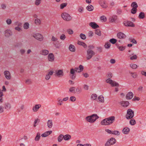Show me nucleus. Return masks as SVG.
Here are the masks:
<instances>
[{
  "instance_id": "obj_24",
  "label": "nucleus",
  "mask_w": 146,
  "mask_h": 146,
  "mask_svg": "<svg viewBox=\"0 0 146 146\" xmlns=\"http://www.w3.org/2000/svg\"><path fill=\"white\" fill-rule=\"evenodd\" d=\"M52 132V131H50L46 132L41 135L42 137H45L50 134Z\"/></svg>"
},
{
  "instance_id": "obj_17",
  "label": "nucleus",
  "mask_w": 146,
  "mask_h": 146,
  "mask_svg": "<svg viewBox=\"0 0 146 146\" xmlns=\"http://www.w3.org/2000/svg\"><path fill=\"white\" fill-rule=\"evenodd\" d=\"M133 96V93L132 92H129L127 94L126 98L127 100H130L132 98Z\"/></svg>"
},
{
  "instance_id": "obj_37",
  "label": "nucleus",
  "mask_w": 146,
  "mask_h": 146,
  "mask_svg": "<svg viewBox=\"0 0 146 146\" xmlns=\"http://www.w3.org/2000/svg\"><path fill=\"white\" fill-rule=\"evenodd\" d=\"M64 137V135L62 134H60L58 137V142H61L62 140Z\"/></svg>"
},
{
  "instance_id": "obj_42",
  "label": "nucleus",
  "mask_w": 146,
  "mask_h": 146,
  "mask_svg": "<svg viewBox=\"0 0 146 146\" xmlns=\"http://www.w3.org/2000/svg\"><path fill=\"white\" fill-rule=\"evenodd\" d=\"M112 134L115 135H120V132L117 131H112Z\"/></svg>"
},
{
  "instance_id": "obj_26",
  "label": "nucleus",
  "mask_w": 146,
  "mask_h": 146,
  "mask_svg": "<svg viewBox=\"0 0 146 146\" xmlns=\"http://www.w3.org/2000/svg\"><path fill=\"white\" fill-rule=\"evenodd\" d=\"M11 105L9 103H6L5 104V108L7 110L11 109Z\"/></svg>"
},
{
  "instance_id": "obj_15",
  "label": "nucleus",
  "mask_w": 146,
  "mask_h": 146,
  "mask_svg": "<svg viewBox=\"0 0 146 146\" xmlns=\"http://www.w3.org/2000/svg\"><path fill=\"white\" fill-rule=\"evenodd\" d=\"M75 69L76 72L80 73L83 71L84 67L82 65H80L78 68H76Z\"/></svg>"
},
{
  "instance_id": "obj_49",
  "label": "nucleus",
  "mask_w": 146,
  "mask_h": 146,
  "mask_svg": "<svg viewBox=\"0 0 146 146\" xmlns=\"http://www.w3.org/2000/svg\"><path fill=\"white\" fill-rule=\"evenodd\" d=\"M97 96L96 94H93L91 96V98L94 100L97 99Z\"/></svg>"
},
{
  "instance_id": "obj_59",
  "label": "nucleus",
  "mask_w": 146,
  "mask_h": 146,
  "mask_svg": "<svg viewBox=\"0 0 146 146\" xmlns=\"http://www.w3.org/2000/svg\"><path fill=\"white\" fill-rule=\"evenodd\" d=\"M137 56L136 55H133V56H131L130 58V59L131 60H135L137 58Z\"/></svg>"
},
{
  "instance_id": "obj_44",
  "label": "nucleus",
  "mask_w": 146,
  "mask_h": 146,
  "mask_svg": "<svg viewBox=\"0 0 146 146\" xmlns=\"http://www.w3.org/2000/svg\"><path fill=\"white\" fill-rule=\"evenodd\" d=\"M116 45L119 50L121 51H123L125 49V47H124L122 46H117V44H116Z\"/></svg>"
},
{
  "instance_id": "obj_34",
  "label": "nucleus",
  "mask_w": 146,
  "mask_h": 146,
  "mask_svg": "<svg viewBox=\"0 0 146 146\" xmlns=\"http://www.w3.org/2000/svg\"><path fill=\"white\" fill-rule=\"evenodd\" d=\"M145 17V14L144 13L141 12L139 14L138 17L140 19H143Z\"/></svg>"
},
{
  "instance_id": "obj_3",
  "label": "nucleus",
  "mask_w": 146,
  "mask_h": 146,
  "mask_svg": "<svg viewBox=\"0 0 146 146\" xmlns=\"http://www.w3.org/2000/svg\"><path fill=\"white\" fill-rule=\"evenodd\" d=\"M95 54V52L92 49H88L87 50L86 59L89 60Z\"/></svg>"
},
{
  "instance_id": "obj_27",
  "label": "nucleus",
  "mask_w": 146,
  "mask_h": 146,
  "mask_svg": "<svg viewBox=\"0 0 146 146\" xmlns=\"http://www.w3.org/2000/svg\"><path fill=\"white\" fill-rule=\"evenodd\" d=\"M53 125L52 121V120H48L47 122V125L49 128L52 127Z\"/></svg>"
},
{
  "instance_id": "obj_29",
  "label": "nucleus",
  "mask_w": 146,
  "mask_h": 146,
  "mask_svg": "<svg viewBox=\"0 0 146 146\" xmlns=\"http://www.w3.org/2000/svg\"><path fill=\"white\" fill-rule=\"evenodd\" d=\"M40 137V134L39 132L37 133L36 135L35 138V141H38Z\"/></svg>"
},
{
  "instance_id": "obj_58",
  "label": "nucleus",
  "mask_w": 146,
  "mask_h": 146,
  "mask_svg": "<svg viewBox=\"0 0 146 146\" xmlns=\"http://www.w3.org/2000/svg\"><path fill=\"white\" fill-rule=\"evenodd\" d=\"M41 0H36L35 1V5L36 6L38 5L41 3Z\"/></svg>"
},
{
  "instance_id": "obj_32",
  "label": "nucleus",
  "mask_w": 146,
  "mask_h": 146,
  "mask_svg": "<svg viewBox=\"0 0 146 146\" xmlns=\"http://www.w3.org/2000/svg\"><path fill=\"white\" fill-rule=\"evenodd\" d=\"M131 7L133 8H137L138 7V5L137 3L135 2H133L131 5Z\"/></svg>"
},
{
  "instance_id": "obj_52",
  "label": "nucleus",
  "mask_w": 146,
  "mask_h": 146,
  "mask_svg": "<svg viewBox=\"0 0 146 146\" xmlns=\"http://www.w3.org/2000/svg\"><path fill=\"white\" fill-rule=\"evenodd\" d=\"M76 98L74 96H71L70 98V100L72 102L75 101L76 100Z\"/></svg>"
},
{
  "instance_id": "obj_54",
  "label": "nucleus",
  "mask_w": 146,
  "mask_h": 146,
  "mask_svg": "<svg viewBox=\"0 0 146 146\" xmlns=\"http://www.w3.org/2000/svg\"><path fill=\"white\" fill-rule=\"evenodd\" d=\"M66 38V36L64 34H62L60 37V39L62 40H65Z\"/></svg>"
},
{
  "instance_id": "obj_8",
  "label": "nucleus",
  "mask_w": 146,
  "mask_h": 146,
  "mask_svg": "<svg viewBox=\"0 0 146 146\" xmlns=\"http://www.w3.org/2000/svg\"><path fill=\"white\" fill-rule=\"evenodd\" d=\"M106 82L107 83H109L112 86H119V84L116 82L114 81H113L111 80L110 79V78H108L106 80Z\"/></svg>"
},
{
  "instance_id": "obj_23",
  "label": "nucleus",
  "mask_w": 146,
  "mask_h": 146,
  "mask_svg": "<svg viewBox=\"0 0 146 146\" xmlns=\"http://www.w3.org/2000/svg\"><path fill=\"white\" fill-rule=\"evenodd\" d=\"M41 105L40 104H36L33 108V110L34 112H36L41 107Z\"/></svg>"
},
{
  "instance_id": "obj_63",
  "label": "nucleus",
  "mask_w": 146,
  "mask_h": 146,
  "mask_svg": "<svg viewBox=\"0 0 146 146\" xmlns=\"http://www.w3.org/2000/svg\"><path fill=\"white\" fill-rule=\"evenodd\" d=\"M75 88L74 87H71L69 88V91L71 92H72L75 90Z\"/></svg>"
},
{
  "instance_id": "obj_31",
  "label": "nucleus",
  "mask_w": 146,
  "mask_h": 146,
  "mask_svg": "<svg viewBox=\"0 0 146 146\" xmlns=\"http://www.w3.org/2000/svg\"><path fill=\"white\" fill-rule=\"evenodd\" d=\"M86 9L88 11H92L94 9V7L92 5H89L86 7Z\"/></svg>"
},
{
  "instance_id": "obj_45",
  "label": "nucleus",
  "mask_w": 146,
  "mask_h": 146,
  "mask_svg": "<svg viewBox=\"0 0 146 146\" xmlns=\"http://www.w3.org/2000/svg\"><path fill=\"white\" fill-rule=\"evenodd\" d=\"M130 67L133 69H135L137 68V66L136 64H131Z\"/></svg>"
},
{
  "instance_id": "obj_41",
  "label": "nucleus",
  "mask_w": 146,
  "mask_h": 146,
  "mask_svg": "<svg viewBox=\"0 0 146 146\" xmlns=\"http://www.w3.org/2000/svg\"><path fill=\"white\" fill-rule=\"evenodd\" d=\"M67 3H63L61 4L60 5V9H63L67 6Z\"/></svg>"
},
{
  "instance_id": "obj_60",
  "label": "nucleus",
  "mask_w": 146,
  "mask_h": 146,
  "mask_svg": "<svg viewBox=\"0 0 146 146\" xmlns=\"http://www.w3.org/2000/svg\"><path fill=\"white\" fill-rule=\"evenodd\" d=\"M97 50L99 52H101L102 51V48L101 47H97Z\"/></svg>"
},
{
  "instance_id": "obj_22",
  "label": "nucleus",
  "mask_w": 146,
  "mask_h": 146,
  "mask_svg": "<svg viewBox=\"0 0 146 146\" xmlns=\"http://www.w3.org/2000/svg\"><path fill=\"white\" fill-rule=\"evenodd\" d=\"M5 35L6 37H9L12 35V33L10 30H7L5 32Z\"/></svg>"
},
{
  "instance_id": "obj_1",
  "label": "nucleus",
  "mask_w": 146,
  "mask_h": 146,
  "mask_svg": "<svg viewBox=\"0 0 146 146\" xmlns=\"http://www.w3.org/2000/svg\"><path fill=\"white\" fill-rule=\"evenodd\" d=\"M115 120V117L114 116L110 117L102 120L101 123L102 125H108L113 123Z\"/></svg>"
},
{
  "instance_id": "obj_4",
  "label": "nucleus",
  "mask_w": 146,
  "mask_h": 146,
  "mask_svg": "<svg viewBox=\"0 0 146 146\" xmlns=\"http://www.w3.org/2000/svg\"><path fill=\"white\" fill-rule=\"evenodd\" d=\"M134 112L131 109H129L127 111V114L126 115V117L127 119L132 118L134 116Z\"/></svg>"
},
{
  "instance_id": "obj_13",
  "label": "nucleus",
  "mask_w": 146,
  "mask_h": 146,
  "mask_svg": "<svg viewBox=\"0 0 146 146\" xmlns=\"http://www.w3.org/2000/svg\"><path fill=\"white\" fill-rule=\"evenodd\" d=\"M5 77L7 80L11 79V77L10 72L8 71H5L4 72Z\"/></svg>"
},
{
  "instance_id": "obj_35",
  "label": "nucleus",
  "mask_w": 146,
  "mask_h": 146,
  "mask_svg": "<svg viewBox=\"0 0 146 146\" xmlns=\"http://www.w3.org/2000/svg\"><path fill=\"white\" fill-rule=\"evenodd\" d=\"M111 46V44L110 42H107L104 45L105 47L107 49L109 48Z\"/></svg>"
},
{
  "instance_id": "obj_6",
  "label": "nucleus",
  "mask_w": 146,
  "mask_h": 146,
  "mask_svg": "<svg viewBox=\"0 0 146 146\" xmlns=\"http://www.w3.org/2000/svg\"><path fill=\"white\" fill-rule=\"evenodd\" d=\"M116 141L115 139L111 137L110 139L108 140L105 144V146H109L112 145L116 143Z\"/></svg>"
},
{
  "instance_id": "obj_48",
  "label": "nucleus",
  "mask_w": 146,
  "mask_h": 146,
  "mask_svg": "<svg viewBox=\"0 0 146 146\" xmlns=\"http://www.w3.org/2000/svg\"><path fill=\"white\" fill-rule=\"evenodd\" d=\"M25 83L27 84H31L32 83V81L31 80L28 79L25 81Z\"/></svg>"
},
{
  "instance_id": "obj_43",
  "label": "nucleus",
  "mask_w": 146,
  "mask_h": 146,
  "mask_svg": "<svg viewBox=\"0 0 146 146\" xmlns=\"http://www.w3.org/2000/svg\"><path fill=\"white\" fill-rule=\"evenodd\" d=\"M29 24L28 23H25L23 25L24 28L25 29H27L29 28Z\"/></svg>"
},
{
  "instance_id": "obj_11",
  "label": "nucleus",
  "mask_w": 146,
  "mask_h": 146,
  "mask_svg": "<svg viewBox=\"0 0 146 146\" xmlns=\"http://www.w3.org/2000/svg\"><path fill=\"white\" fill-rule=\"evenodd\" d=\"M117 36L119 39H125L126 37V35L123 33L120 32L118 33Z\"/></svg>"
},
{
  "instance_id": "obj_14",
  "label": "nucleus",
  "mask_w": 146,
  "mask_h": 146,
  "mask_svg": "<svg viewBox=\"0 0 146 146\" xmlns=\"http://www.w3.org/2000/svg\"><path fill=\"white\" fill-rule=\"evenodd\" d=\"M117 17L116 15H113L109 18V21L111 23L114 22L117 20Z\"/></svg>"
},
{
  "instance_id": "obj_20",
  "label": "nucleus",
  "mask_w": 146,
  "mask_h": 146,
  "mask_svg": "<svg viewBox=\"0 0 146 146\" xmlns=\"http://www.w3.org/2000/svg\"><path fill=\"white\" fill-rule=\"evenodd\" d=\"M89 25L93 29H95L99 27V26L95 22H91L89 23Z\"/></svg>"
},
{
  "instance_id": "obj_25",
  "label": "nucleus",
  "mask_w": 146,
  "mask_h": 146,
  "mask_svg": "<svg viewBox=\"0 0 146 146\" xmlns=\"http://www.w3.org/2000/svg\"><path fill=\"white\" fill-rule=\"evenodd\" d=\"M69 49L70 51L72 52H75L76 50V48L75 46L72 44L70 45Z\"/></svg>"
},
{
  "instance_id": "obj_55",
  "label": "nucleus",
  "mask_w": 146,
  "mask_h": 146,
  "mask_svg": "<svg viewBox=\"0 0 146 146\" xmlns=\"http://www.w3.org/2000/svg\"><path fill=\"white\" fill-rule=\"evenodd\" d=\"M62 102L63 101L61 99H58L57 104L60 106L62 105Z\"/></svg>"
},
{
  "instance_id": "obj_30",
  "label": "nucleus",
  "mask_w": 146,
  "mask_h": 146,
  "mask_svg": "<svg viewBox=\"0 0 146 146\" xmlns=\"http://www.w3.org/2000/svg\"><path fill=\"white\" fill-rule=\"evenodd\" d=\"M98 100L99 101L102 103H104V97L102 95L98 97Z\"/></svg>"
},
{
  "instance_id": "obj_19",
  "label": "nucleus",
  "mask_w": 146,
  "mask_h": 146,
  "mask_svg": "<svg viewBox=\"0 0 146 146\" xmlns=\"http://www.w3.org/2000/svg\"><path fill=\"white\" fill-rule=\"evenodd\" d=\"M130 130V129L128 127H125L123 129L122 132L124 134L126 135L129 133Z\"/></svg>"
},
{
  "instance_id": "obj_28",
  "label": "nucleus",
  "mask_w": 146,
  "mask_h": 146,
  "mask_svg": "<svg viewBox=\"0 0 146 146\" xmlns=\"http://www.w3.org/2000/svg\"><path fill=\"white\" fill-rule=\"evenodd\" d=\"M63 138L66 141L68 140L71 139V136L70 135L66 134L64 136Z\"/></svg>"
},
{
  "instance_id": "obj_50",
  "label": "nucleus",
  "mask_w": 146,
  "mask_h": 146,
  "mask_svg": "<svg viewBox=\"0 0 146 146\" xmlns=\"http://www.w3.org/2000/svg\"><path fill=\"white\" fill-rule=\"evenodd\" d=\"M100 19L103 22L106 21L107 19L106 17L104 16H103L101 17Z\"/></svg>"
},
{
  "instance_id": "obj_10",
  "label": "nucleus",
  "mask_w": 146,
  "mask_h": 146,
  "mask_svg": "<svg viewBox=\"0 0 146 146\" xmlns=\"http://www.w3.org/2000/svg\"><path fill=\"white\" fill-rule=\"evenodd\" d=\"M55 76H57L59 77H60L63 76V70H56L55 72Z\"/></svg>"
},
{
  "instance_id": "obj_64",
  "label": "nucleus",
  "mask_w": 146,
  "mask_h": 146,
  "mask_svg": "<svg viewBox=\"0 0 146 146\" xmlns=\"http://www.w3.org/2000/svg\"><path fill=\"white\" fill-rule=\"evenodd\" d=\"M40 122V119H35L34 121V127H35L36 126V125H35L37 123V122Z\"/></svg>"
},
{
  "instance_id": "obj_36",
  "label": "nucleus",
  "mask_w": 146,
  "mask_h": 146,
  "mask_svg": "<svg viewBox=\"0 0 146 146\" xmlns=\"http://www.w3.org/2000/svg\"><path fill=\"white\" fill-rule=\"evenodd\" d=\"M109 41L110 43H111L113 44H114L117 42V40L114 38H112L110 39V40Z\"/></svg>"
},
{
  "instance_id": "obj_7",
  "label": "nucleus",
  "mask_w": 146,
  "mask_h": 146,
  "mask_svg": "<svg viewBox=\"0 0 146 146\" xmlns=\"http://www.w3.org/2000/svg\"><path fill=\"white\" fill-rule=\"evenodd\" d=\"M98 3L103 8L106 9L108 7L107 3L105 0H99Z\"/></svg>"
},
{
  "instance_id": "obj_16",
  "label": "nucleus",
  "mask_w": 146,
  "mask_h": 146,
  "mask_svg": "<svg viewBox=\"0 0 146 146\" xmlns=\"http://www.w3.org/2000/svg\"><path fill=\"white\" fill-rule=\"evenodd\" d=\"M48 58L49 61L50 62L53 61L54 60V56L53 54L52 53L48 54Z\"/></svg>"
},
{
  "instance_id": "obj_5",
  "label": "nucleus",
  "mask_w": 146,
  "mask_h": 146,
  "mask_svg": "<svg viewBox=\"0 0 146 146\" xmlns=\"http://www.w3.org/2000/svg\"><path fill=\"white\" fill-rule=\"evenodd\" d=\"M61 17L64 20L67 21H70L72 19L71 16L66 13H64L62 14Z\"/></svg>"
},
{
  "instance_id": "obj_38",
  "label": "nucleus",
  "mask_w": 146,
  "mask_h": 146,
  "mask_svg": "<svg viewBox=\"0 0 146 146\" xmlns=\"http://www.w3.org/2000/svg\"><path fill=\"white\" fill-rule=\"evenodd\" d=\"M129 74L131 75V76L134 78H136L137 76V75L136 73L129 72Z\"/></svg>"
},
{
  "instance_id": "obj_46",
  "label": "nucleus",
  "mask_w": 146,
  "mask_h": 146,
  "mask_svg": "<svg viewBox=\"0 0 146 146\" xmlns=\"http://www.w3.org/2000/svg\"><path fill=\"white\" fill-rule=\"evenodd\" d=\"M137 9L132 8L131 10V13L133 14H135L137 12Z\"/></svg>"
},
{
  "instance_id": "obj_40",
  "label": "nucleus",
  "mask_w": 146,
  "mask_h": 146,
  "mask_svg": "<svg viewBox=\"0 0 146 146\" xmlns=\"http://www.w3.org/2000/svg\"><path fill=\"white\" fill-rule=\"evenodd\" d=\"M95 33L98 35V36H100L101 35V33L99 29H96L95 31Z\"/></svg>"
},
{
  "instance_id": "obj_51",
  "label": "nucleus",
  "mask_w": 146,
  "mask_h": 146,
  "mask_svg": "<svg viewBox=\"0 0 146 146\" xmlns=\"http://www.w3.org/2000/svg\"><path fill=\"white\" fill-rule=\"evenodd\" d=\"M81 38L83 40H85L86 38V35L83 34L81 33L80 35Z\"/></svg>"
},
{
  "instance_id": "obj_53",
  "label": "nucleus",
  "mask_w": 146,
  "mask_h": 146,
  "mask_svg": "<svg viewBox=\"0 0 146 146\" xmlns=\"http://www.w3.org/2000/svg\"><path fill=\"white\" fill-rule=\"evenodd\" d=\"M76 92L77 94H79L81 92L82 89L80 88H77L76 89Z\"/></svg>"
},
{
  "instance_id": "obj_21",
  "label": "nucleus",
  "mask_w": 146,
  "mask_h": 146,
  "mask_svg": "<svg viewBox=\"0 0 146 146\" xmlns=\"http://www.w3.org/2000/svg\"><path fill=\"white\" fill-rule=\"evenodd\" d=\"M121 105L124 107H127L129 104V102L128 101H122L120 102Z\"/></svg>"
},
{
  "instance_id": "obj_12",
  "label": "nucleus",
  "mask_w": 146,
  "mask_h": 146,
  "mask_svg": "<svg viewBox=\"0 0 146 146\" xmlns=\"http://www.w3.org/2000/svg\"><path fill=\"white\" fill-rule=\"evenodd\" d=\"M124 25L126 26L131 27H134L135 26V25L132 22L130 21H124L123 22Z\"/></svg>"
},
{
  "instance_id": "obj_56",
  "label": "nucleus",
  "mask_w": 146,
  "mask_h": 146,
  "mask_svg": "<svg viewBox=\"0 0 146 146\" xmlns=\"http://www.w3.org/2000/svg\"><path fill=\"white\" fill-rule=\"evenodd\" d=\"M6 22L7 25H10L12 23V21L10 19H8L7 20Z\"/></svg>"
},
{
  "instance_id": "obj_39",
  "label": "nucleus",
  "mask_w": 146,
  "mask_h": 146,
  "mask_svg": "<svg viewBox=\"0 0 146 146\" xmlns=\"http://www.w3.org/2000/svg\"><path fill=\"white\" fill-rule=\"evenodd\" d=\"M136 123V121L134 119H132L130 121V124L131 125H134Z\"/></svg>"
},
{
  "instance_id": "obj_47",
  "label": "nucleus",
  "mask_w": 146,
  "mask_h": 146,
  "mask_svg": "<svg viewBox=\"0 0 146 146\" xmlns=\"http://www.w3.org/2000/svg\"><path fill=\"white\" fill-rule=\"evenodd\" d=\"M15 25H17V27H21L22 26V23L20 22H16L15 23Z\"/></svg>"
},
{
  "instance_id": "obj_33",
  "label": "nucleus",
  "mask_w": 146,
  "mask_h": 146,
  "mask_svg": "<svg viewBox=\"0 0 146 146\" xmlns=\"http://www.w3.org/2000/svg\"><path fill=\"white\" fill-rule=\"evenodd\" d=\"M35 22L37 25H39L41 24V21L38 18L36 19H35Z\"/></svg>"
},
{
  "instance_id": "obj_61",
  "label": "nucleus",
  "mask_w": 146,
  "mask_h": 146,
  "mask_svg": "<svg viewBox=\"0 0 146 146\" xmlns=\"http://www.w3.org/2000/svg\"><path fill=\"white\" fill-rule=\"evenodd\" d=\"M93 33L91 31H89L88 33V35L89 37H92L93 36Z\"/></svg>"
},
{
  "instance_id": "obj_18",
  "label": "nucleus",
  "mask_w": 146,
  "mask_h": 146,
  "mask_svg": "<svg viewBox=\"0 0 146 146\" xmlns=\"http://www.w3.org/2000/svg\"><path fill=\"white\" fill-rule=\"evenodd\" d=\"M48 50H42L40 51V54L42 55L46 56L48 55L49 53Z\"/></svg>"
},
{
  "instance_id": "obj_9",
  "label": "nucleus",
  "mask_w": 146,
  "mask_h": 146,
  "mask_svg": "<svg viewBox=\"0 0 146 146\" xmlns=\"http://www.w3.org/2000/svg\"><path fill=\"white\" fill-rule=\"evenodd\" d=\"M33 36L39 41H42L44 38L43 36L40 34L36 33Z\"/></svg>"
},
{
  "instance_id": "obj_2",
  "label": "nucleus",
  "mask_w": 146,
  "mask_h": 146,
  "mask_svg": "<svg viewBox=\"0 0 146 146\" xmlns=\"http://www.w3.org/2000/svg\"><path fill=\"white\" fill-rule=\"evenodd\" d=\"M99 117L96 114H94L91 115L86 117L85 118V119L88 122L91 123H93Z\"/></svg>"
},
{
  "instance_id": "obj_62",
  "label": "nucleus",
  "mask_w": 146,
  "mask_h": 146,
  "mask_svg": "<svg viewBox=\"0 0 146 146\" xmlns=\"http://www.w3.org/2000/svg\"><path fill=\"white\" fill-rule=\"evenodd\" d=\"M83 9H84L83 7H80L78 8V11L79 12L82 13L83 12Z\"/></svg>"
},
{
  "instance_id": "obj_57",
  "label": "nucleus",
  "mask_w": 146,
  "mask_h": 146,
  "mask_svg": "<svg viewBox=\"0 0 146 146\" xmlns=\"http://www.w3.org/2000/svg\"><path fill=\"white\" fill-rule=\"evenodd\" d=\"M58 39L57 37H55L54 36H52L51 40L54 42H55L58 40Z\"/></svg>"
}]
</instances>
